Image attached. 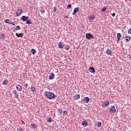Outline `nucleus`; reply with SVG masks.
Returning <instances> with one entry per match:
<instances>
[{
	"label": "nucleus",
	"mask_w": 131,
	"mask_h": 131,
	"mask_svg": "<svg viewBox=\"0 0 131 131\" xmlns=\"http://www.w3.org/2000/svg\"><path fill=\"white\" fill-rule=\"evenodd\" d=\"M44 95H45V97H46L48 99H49L50 100L55 99V98L57 97L54 93L47 91L45 92Z\"/></svg>",
	"instance_id": "1"
},
{
	"label": "nucleus",
	"mask_w": 131,
	"mask_h": 131,
	"mask_svg": "<svg viewBox=\"0 0 131 131\" xmlns=\"http://www.w3.org/2000/svg\"><path fill=\"white\" fill-rule=\"evenodd\" d=\"M85 36H86V38L87 39H91V38L92 39H94V36L93 35H92V34L91 33H86L85 34Z\"/></svg>",
	"instance_id": "2"
},
{
	"label": "nucleus",
	"mask_w": 131,
	"mask_h": 131,
	"mask_svg": "<svg viewBox=\"0 0 131 131\" xmlns=\"http://www.w3.org/2000/svg\"><path fill=\"white\" fill-rule=\"evenodd\" d=\"M116 110L115 109V107L114 106H112L110 108V112L111 113H115Z\"/></svg>",
	"instance_id": "3"
},
{
	"label": "nucleus",
	"mask_w": 131,
	"mask_h": 131,
	"mask_svg": "<svg viewBox=\"0 0 131 131\" xmlns=\"http://www.w3.org/2000/svg\"><path fill=\"white\" fill-rule=\"evenodd\" d=\"M21 19L23 20V21L27 22V20L29 19V17L27 16H23Z\"/></svg>",
	"instance_id": "4"
},
{
	"label": "nucleus",
	"mask_w": 131,
	"mask_h": 131,
	"mask_svg": "<svg viewBox=\"0 0 131 131\" xmlns=\"http://www.w3.org/2000/svg\"><path fill=\"white\" fill-rule=\"evenodd\" d=\"M79 11V8L76 7L74 9V11L72 13V15H75L77 12Z\"/></svg>",
	"instance_id": "5"
},
{
	"label": "nucleus",
	"mask_w": 131,
	"mask_h": 131,
	"mask_svg": "<svg viewBox=\"0 0 131 131\" xmlns=\"http://www.w3.org/2000/svg\"><path fill=\"white\" fill-rule=\"evenodd\" d=\"M26 24H28L29 25H30L31 24H33V22L32 21V19H28L27 21H26Z\"/></svg>",
	"instance_id": "6"
},
{
	"label": "nucleus",
	"mask_w": 131,
	"mask_h": 131,
	"mask_svg": "<svg viewBox=\"0 0 131 131\" xmlns=\"http://www.w3.org/2000/svg\"><path fill=\"white\" fill-rule=\"evenodd\" d=\"M16 88L17 91H19V92H22V86L20 85H16Z\"/></svg>",
	"instance_id": "7"
},
{
	"label": "nucleus",
	"mask_w": 131,
	"mask_h": 131,
	"mask_svg": "<svg viewBox=\"0 0 131 131\" xmlns=\"http://www.w3.org/2000/svg\"><path fill=\"white\" fill-rule=\"evenodd\" d=\"M89 71L91 73H95L96 72V71L95 70V68H94V67H90L89 68Z\"/></svg>",
	"instance_id": "8"
},
{
	"label": "nucleus",
	"mask_w": 131,
	"mask_h": 131,
	"mask_svg": "<svg viewBox=\"0 0 131 131\" xmlns=\"http://www.w3.org/2000/svg\"><path fill=\"white\" fill-rule=\"evenodd\" d=\"M74 100H78L80 98V95L79 94H76L75 96L73 97Z\"/></svg>",
	"instance_id": "9"
},
{
	"label": "nucleus",
	"mask_w": 131,
	"mask_h": 131,
	"mask_svg": "<svg viewBox=\"0 0 131 131\" xmlns=\"http://www.w3.org/2000/svg\"><path fill=\"white\" fill-rule=\"evenodd\" d=\"M82 125H83V126H88V121L86 120H84L82 122Z\"/></svg>",
	"instance_id": "10"
},
{
	"label": "nucleus",
	"mask_w": 131,
	"mask_h": 131,
	"mask_svg": "<svg viewBox=\"0 0 131 131\" xmlns=\"http://www.w3.org/2000/svg\"><path fill=\"white\" fill-rule=\"evenodd\" d=\"M54 77H55V74H54V73H50V74L49 75V79L52 80Z\"/></svg>",
	"instance_id": "11"
},
{
	"label": "nucleus",
	"mask_w": 131,
	"mask_h": 131,
	"mask_svg": "<svg viewBox=\"0 0 131 131\" xmlns=\"http://www.w3.org/2000/svg\"><path fill=\"white\" fill-rule=\"evenodd\" d=\"M83 101L85 103H89V102H90V98H89V97H85L84 98Z\"/></svg>",
	"instance_id": "12"
},
{
	"label": "nucleus",
	"mask_w": 131,
	"mask_h": 131,
	"mask_svg": "<svg viewBox=\"0 0 131 131\" xmlns=\"http://www.w3.org/2000/svg\"><path fill=\"white\" fill-rule=\"evenodd\" d=\"M22 10H18L17 11H16V15L17 16H20V15H21V14H22Z\"/></svg>",
	"instance_id": "13"
},
{
	"label": "nucleus",
	"mask_w": 131,
	"mask_h": 131,
	"mask_svg": "<svg viewBox=\"0 0 131 131\" xmlns=\"http://www.w3.org/2000/svg\"><path fill=\"white\" fill-rule=\"evenodd\" d=\"M63 47L64 44L62 42H60L58 43V48H59V49H63Z\"/></svg>",
	"instance_id": "14"
},
{
	"label": "nucleus",
	"mask_w": 131,
	"mask_h": 131,
	"mask_svg": "<svg viewBox=\"0 0 131 131\" xmlns=\"http://www.w3.org/2000/svg\"><path fill=\"white\" fill-rule=\"evenodd\" d=\"M16 36H17V37H22L23 36V33H20L19 34L18 33H16L15 34Z\"/></svg>",
	"instance_id": "15"
},
{
	"label": "nucleus",
	"mask_w": 131,
	"mask_h": 131,
	"mask_svg": "<svg viewBox=\"0 0 131 131\" xmlns=\"http://www.w3.org/2000/svg\"><path fill=\"white\" fill-rule=\"evenodd\" d=\"M125 38L126 42H128V41L130 40V36H129L128 35L126 36Z\"/></svg>",
	"instance_id": "16"
},
{
	"label": "nucleus",
	"mask_w": 131,
	"mask_h": 131,
	"mask_svg": "<svg viewBox=\"0 0 131 131\" xmlns=\"http://www.w3.org/2000/svg\"><path fill=\"white\" fill-rule=\"evenodd\" d=\"M40 11L41 14H45V12H46V10L43 9V7H41L40 9Z\"/></svg>",
	"instance_id": "17"
},
{
	"label": "nucleus",
	"mask_w": 131,
	"mask_h": 131,
	"mask_svg": "<svg viewBox=\"0 0 131 131\" xmlns=\"http://www.w3.org/2000/svg\"><path fill=\"white\" fill-rule=\"evenodd\" d=\"M93 20H95V15H93V16H89V21L92 22Z\"/></svg>",
	"instance_id": "18"
},
{
	"label": "nucleus",
	"mask_w": 131,
	"mask_h": 131,
	"mask_svg": "<svg viewBox=\"0 0 131 131\" xmlns=\"http://www.w3.org/2000/svg\"><path fill=\"white\" fill-rule=\"evenodd\" d=\"M105 53L107 55H111L112 54L111 50H110V49H107Z\"/></svg>",
	"instance_id": "19"
},
{
	"label": "nucleus",
	"mask_w": 131,
	"mask_h": 131,
	"mask_svg": "<svg viewBox=\"0 0 131 131\" xmlns=\"http://www.w3.org/2000/svg\"><path fill=\"white\" fill-rule=\"evenodd\" d=\"M104 105H105L106 108L108 106V105L110 104L109 101H106L104 103H103Z\"/></svg>",
	"instance_id": "20"
},
{
	"label": "nucleus",
	"mask_w": 131,
	"mask_h": 131,
	"mask_svg": "<svg viewBox=\"0 0 131 131\" xmlns=\"http://www.w3.org/2000/svg\"><path fill=\"white\" fill-rule=\"evenodd\" d=\"M31 52L33 55H35V53H36V50L34 49H32Z\"/></svg>",
	"instance_id": "21"
},
{
	"label": "nucleus",
	"mask_w": 131,
	"mask_h": 131,
	"mask_svg": "<svg viewBox=\"0 0 131 131\" xmlns=\"http://www.w3.org/2000/svg\"><path fill=\"white\" fill-rule=\"evenodd\" d=\"M117 37L118 39H120V38H121V34H120V33H118L117 34Z\"/></svg>",
	"instance_id": "22"
},
{
	"label": "nucleus",
	"mask_w": 131,
	"mask_h": 131,
	"mask_svg": "<svg viewBox=\"0 0 131 131\" xmlns=\"http://www.w3.org/2000/svg\"><path fill=\"white\" fill-rule=\"evenodd\" d=\"M3 84H4V85H7V84H8V80H5L3 83Z\"/></svg>",
	"instance_id": "23"
},
{
	"label": "nucleus",
	"mask_w": 131,
	"mask_h": 131,
	"mask_svg": "<svg viewBox=\"0 0 131 131\" xmlns=\"http://www.w3.org/2000/svg\"><path fill=\"white\" fill-rule=\"evenodd\" d=\"M31 89L32 92H35V91H36V90L35 87H34L33 86H31Z\"/></svg>",
	"instance_id": "24"
},
{
	"label": "nucleus",
	"mask_w": 131,
	"mask_h": 131,
	"mask_svg": "<svg viewBox=\"0 0 131 131\" xmlns=\"http://www.w3.org/2000/svg\"><path fill=\"white\" fill-rule=\"evenodd\" d=\"M21 28H20L19 26H17L16 27V29H14V30L13 31H15V30H20Z\"/></svg>",
	"instance_id": "25"
},
{
	"label": "nucleus",
	"mask_w": 131,
	"mask_h": 131,
	"mask_svg": "<svg viewBox=\"0 0 131 131\" xmlns=\"http://www.w3.org/2000/svg\"><path fill=\"white\" fill-rule=\"evenodd\" d=\"M47 120L49 123H51L53 121V120H52V119L51 118H48Z\"/></svg>",
	"instance_id": "26"
},
{
	"label": "nucleus",
	"mask_w": 131,
	"mask_h": 131,
	"mask_svg": "<svg viewBox=\"0 0 131 131\" xmlns=\"http://www.w3.org/2000/svg\"><path fill=\"white\" fill-rule=\"evenodd\" d=\"M102 125V123H101V122H98L97 123V126L98 127H101V126Z\"/></svg>",
	"instance_id": "27"
},
{
	"label": "nucleus",
	"mask_w": 131,
	"mask_h": 131,
	"mask_svg": "<svg viewBox=\"0 0 131 131\" xmlns=\"http://www.w3.org/2000/svg\"><path fill=\"white\" fill-rule=\"evenodd\" d=\"M106 10H107V7H104L103 9H102V12H106Z\"/></svg>",
	"instance_id": "28"
},
{
	"label": "nucleus",
	"mask_w": 131,
	"mask_h": 131,
	"mask_svg": "<svg viewBox=\"0 0 131 131\" xmlns=\"http://www.w3.org/2000/svg\"><path fill=\"white\" fill-rule=\"evenodd\" d=\"M31 126H32V127H33L34 128H35V127H36V125H35V124H31Z\"/></svg>",
	"instance_id": "29"
},
{
	"label": "nucleus",
	"mask_w": 131,
	"mask_h": 131,
	"mask_svg": "<svg viewBox=\"0 0 131 131\" xmlns=\"http://www.w3.org/2000/svg\"><path fill=\"white\" fill-rule=\"evenodd\" d=\"M5 23H7L8 24H10V19H6L5 20Z\"/></svg>",
	"instance_id": "30"
},
{
	"label": "nucleus",
	"mask_w": 131,
	"mask_h": 131,
	"mask_svg": "<svg viewBox=\"0 0 131 131\" xmlns=\"http://www.w3.org/2000/svg\"><path fill=\"white\" fill-rule=\"evenodd\" d=\"M69 46H68L67 45L66 47H65V49L67 50V51H69Z\"/></svg>",
	"instance_id": "31"
},
{
	"label": "nucleus",
	"mask_w": 131,
	"mask_h": 131,
	"mask_svg": "<svg viewBox=\"0 0 131 131\" xmlns=\"http://www.w3.org/2000/svg\"><path fill=\"white\" fill-rule=\"evenodd\" d=\"M71 8V4H68L67 9H70Z\"/></svg>",
	"instance_id": "32"
},
{
	"label": "nucleus",
	"mask_w": 131,
	"mask_h": 131,
	"mask_svg": "<svg viewBox=\"0 0 131 131\" xmlns=\"http://www.w3.org/2000/svg\"><path fill=\"white\" fill-rule=\"evenodd\" d=\"M54 12H57V7L56 6L54 7Z\"/></svg>",
	"instance_id": "33"
},
{
	"label": "nucleus",
	"mask_w": 131,
	"mask_h": 131,
	"mask_svg": "<svg viewBox=\"0 0 131 131\" xmlns=\"http://www.w3.org/2000/svg\"><path fill=\"white\" fill-rule=\"evenodd\" d=\"M14 98H18V94L17 93L14 94Z\"/></svg>",
	"instance_id": "34"
},
{
	"label": "nucleus",
	"mask_w": 131,
	"mask_h": 131,
	"mask_svg": "<svg viewBox=\"0 0 131 131\" xmlns=\"http://www.w3.org/2000/svg\"><path fill=\"white\" fill-rule=\"evenodd\" d=\"M13 93L14 94H16L17 93V91L14 90Z\"/></svg>",
	"instance_id": "35"
},
{
	"label": "nucleus",
	"mask_w": 131,
	"mask_h": 131,
	"mask_svg": "<svg viewBox=\"0 0 131 131\" xmlns=\"http://www.w3.org/2000/svg\"><path fill=\"white\" fill-rule=\"evenodd\" d=\"M112 16H113V17H115V13H113L112 14Z\"/></svg>",
	"instance_id": "36"
},
{
	"label": "nucleus",
	"mask_w": 131,
	"mask_h": 131,
	"mask_svg": "<svg viewBox=\"0 0 131 131\" xmlns=\"http://www.w3.org/2000/svg\"><path fill=\"white\" fill-rule=\"evenodd\" d=\"M9 24H11L13 26H14V25H15V24H14V23H10Z\"/></svg>",
	"instance_id": "37"
},
{
	"label": "nucleus",
	"mask_w": 131,
	"mask_h": 131,
	"mask_svg": "<svg viewBox=\"0 0 131 131\" xmlns=\"http://www.w3.org/2000/svg\"><path fill=\"white\" fill-rule=\"evenodd\" d=\"M105 105L104 104V103L102 104V108H105Z\"/></svg>",
	"instance_id": "38"
},
{
	"label": "nucleus",
	"mask_w": 131,
	"mask_h": 131,
	"mask_svg": "<svg viewBox=\"0 0 131 131\" xmlns=\"http://www.w3.org/2000/svg\"><path fill=\"white\" fill-rule=\"evenodd\" d=\"M63 113H64V114H67V111H64Z\"/></svg>",
	"instance_id": "39"
},
{
	"label": "nucleus",
	"mask_w": 131,
	"mask_h": 131,
	"mask_svg": "<svg viewBox=\"0 0 131 131\" xmlns=\"http://www.w3.org/2000/svg\"><path fill=\"white\" fill-rule=\"evenodd\" d=\"M119 40H120V39L117 38V43H118V42H119Z\"/></svg>",
	"instance_id": "40"
},
{
	"label": "nucleus",
	"mask_w": 131,
	"mask_h": 131,
	"mask_svg": "<svg viewBox=\"0 0 131 131\" xmlns=\"http://www.w3.org/2000/svg\"><path fill=\"white\" fill-rule=\"evenodd\" d=\"M64 18H65V19H66V18H69V17H68V15H67V16H64Z\"/></svg>",
	"instance_id": "41"
},
{
	"label": "nucleus",
	"mask_w": 131,
	"mask_h": 131,
	"mask_svg": "<svg viewBox=\"0 0 131 131\" xmlns=\"http://www.w3.org/2000/svg\"><path fill=\"white\" fill-rule=\"evenodd\" d=\"M27 86H28V84L26 83L25 84V88H27Z\"/></svg>",
	"instance_id": "42"
},
{
	"label": "nucleus",
	"mask_w": 131,
	"mask_h": 131,
	"mask_svg": "<svg viewBox=\"0 0 131 131\" xmlns=\"http://www.w3.org/2000/svg\"><path fill=\"white\" fill-rule=\"evenodd\" d=\"M19 131H22V130H23V129H22V128H19Z\"/></svg>",
	"instance_id": "43"
},
{
	"label": "nucleus",
	"mask_w": 131,
	"mask_h": 131,
	"mask_svg": "<svg viewBox=\"0 0 131 131\" xmlns=\"http://www.w3.org/2000/svg\"><path fill=\"white\" fill-rule=\"evenodd\" d=\"M3 75V73H2V72H0V76H2Z\"/></svg>",
	"instance_id": "44"
},
{
	"label": "nucleus",
	"mask_w": 131,
	"mask_h": 131,
	"mask_svg": "<svg viewBox=\"0 0 131 131\" xmlns=\"http://www.w3.org/2000/svg\"><path fill=\"white\" fill-rule=\"evenodd\" d=\"M2 36H5V35H4V34H3V35H2Z\"/></svg>",
	"instance_id": "45"
},
{
	"label": "nucleus",
	"mask_w": 131,
	"mask_h": 131,
	"mask_svg": "<svg viewBox=\"0 0 131 131\" xmlns=\"http://www.w3.org/2000/svg\"><path fill=\"white\" fill-rule=\"evenodd\" d=\"M129 2H131V0H129Z\"/></svg>",
	"instance_id": "46"
}]
</instances>
